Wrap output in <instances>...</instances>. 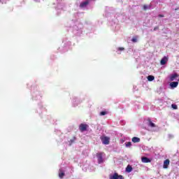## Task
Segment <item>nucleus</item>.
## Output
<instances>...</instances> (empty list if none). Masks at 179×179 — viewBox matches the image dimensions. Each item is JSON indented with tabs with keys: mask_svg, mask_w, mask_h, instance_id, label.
I'll return each instance as SVG.
<instances>
[{
	"mask_svg": "<svg viewBox=\"0 0 179 179\" xmlns=\"http://www.w3.org/2000/svg\"><path fill=\"white\" fill-rule=\"evenodd\" d=\"M103 156H104V153H103V152H99L96 154L98 163L99 164H101V163H103V162H104V159H103Z\"/></svg>",
	"mask_w": 179,
	"mask_h": 179,
	"instance_id": "nucleus-1",
	"label": "nucleus"
},
{
	"mask_svg": "<svg viewBox=\"0 0 179 179\" xmlns=\"http://www.w3.org/2000/svg\"><path fill=\"white\" fill-rule=\"evenodd\" d=\"M102 143L103 145H108L110 143V138L107 136H103L101 138Z\"/></svg>",
	"mask_w": 179,
	"mask_h": 179,
	"instance_id": "nucleus-2",
	"label": "nucleus"
},
{
	"mask_svg": "<svg viewBox=\"0 0 179 179\" xmlns=\"http://www.w3.org/2000/svg\"><path fill=\"white\" fill-rule=\"evenodd\" d=\"M110 179H124L122 176H118V173H115L110 176Z\"/></svg>",
	"mask_w": 179,
	"mask_h": 179,
	"instance_id": "nucleus-3",
	"label": "nucleus"
},
{
	"mask_svg": "<svg viewBox=\"0 0 179 179\" xmlns=\"http://www.w3.org/2000/svg\"><path fill=\"white\" fill-rule=\"evenodd\" d=\"M87 124H81L79 127L80 131H81V132H85V131L87 129Z\"/></svg>",
	"mask_w": 179,
	"mask_h": 179,
	"instance_id": "nucleus-4",
	"label": "nucleus"
},
{
	"mask_svg": "<svg viewBox=\"0 0 179 179\" xmlns=\"http://www.w3.org/2000/svg\"><path fill=\"white\" fill-rule=\"evenodd\" d=\"M89 5V1H85L80 4V8H86Z\"/></svg>",
	"mask_w": 179,
	"mask_h": 179,
	"instance_id": "nucleus-5",
	"label": "nucleus"
},
{
	"mask_svg": "<svg viewBox=\"0 0 179 179\" xmlns=\"http://www.w3.org/2000/svg\"><path fill=\"white\" fill-rule=\"evenodd\" d=\"M170 86H171V89H174V88L177 87V86H178V81L171 83Z\"/></svg>",
	"mask_w": 179,
	"mask_h": 179,
	"instance_id": "nucleus-6",
	"label": "nucleus"
},
{
	"mask_svg": "<svg viewBox=\"0 0 179 179\" xmlns=\"http://www.w3.org/2000/svg\"><path fill=\"white\" fill-rule=\"evenodd\" d=\"M167 61H169V59L164 57L161 59V62H160L161 65H166V64L167 63Z\"/></svg>",
	"mask_w": 179,
	"mask_h": 179,
	"instance_id": "nucleus-7",
	"label": "nucleus"
},
{
	"mask_svg": "<svg viewBox=\"0 0 179 179\" xmlns=\"http://www.w3.org/2000/svg\"><path fill=\"white\" fill-rule=\"evenodd\" d=\"M147 124L148 125V127H150V128H156V124L155 123H153L152 121L148 120Z\"/></svg>",
	"mask_w": 179,
	"mask_h": 179,
	"instance_id": "nucleus-8",
	"label": "nucleus"
},
{
	"mask_svg": "<svg viewBox=\"0 0 179 179\" xmlns=\"http://www.w3.org/2000/svg\"><path fill=\"white\" fill-rule=\"evenodd\" d=\"M141 162L143 163H150V159L146 157H143L141 158Z\"/></svg>",
	"mask_w": 179,
	"mask_h": 179,
	"instance_id": "nucleus-9",
	"label": "nucleus"
},
{
	"mask_svg": "<svg viewBox=\"0 0 179 179\" xmlns=\"http://www.w3.org/2000/svg\"><path fill=\"white\" fill-rule=\"evenodd\" d=\"M169 164H170V160L166 159L164 162V166L163 168L164 169H167L169 167Z\"/></svg>",
	"mask_w": 179,
	"mask_h": 179,
	"instance_id": "nucleus-10",
	"label": "nucleus"
},
{
	"mask_svg": "<svg viewBox=\"0 0 179 179\" xmlns=\"http://www.w3.org/2000/svg\"><path fill=\"white\" fill-rule=\"evenodd\" d=\"M131 141H132V142H134V143H138L141 142V138H139L138 137H134Z\"/></svg>",
	"mask_w": 179,
	"mask_h": 179,
	"instance_id": "nucleus-11",
	"label": "nucleus"
},
{
	"mask_svg": "<svg viewBox=\"0 0 179 179\" xmlns=\"http://www.w3.org/2000/svg\"><path fill=\"white\" fill-rule=\"evenodd\" d=\"M64 176H65V173H64V171H62V169H59V178H64Z\"/></svg>",
	"mask_w": 179,
	"mask_h": 179,
	"instance_id": "nucleus-12",
	"label": "nucleus"
},
{
	"mask_svg": "<svg viewBox=\"0 0 179 179\" xmlns=\"http://www.w3.org/2000/svg\"><path fill=\"white\" fill-rule=\"evenodd\" d=\"M176 78H178V74L175 73V74H173L172 76H171L170 80H171V81L176 80Z\"/></svg>",
	"mask_w": 179,
	"mask_h": 179,
	"instance_id": "nucleus-13",
	"label": "nucleus"
},
{
	"mask_svg": "<svg viewBox=\"0 0 179 179\" xmlns=\"http://www.w3.org/2000/svg\"><path fill=\"white\" fill-rule=\"evenodd\" d=\"M127 173H131L132 171V166L131 165H128L126 168Z\"/></svg>",
	"mask_w": 179,
	"mask_h": 179,
	"instance_id": "nucleus-14",
	"label": "nucleus"
},
{
	"mask_svg": "<svg viewBox=\"0 0 179 179\" xmlns=\"http://www.w3.org/2000/svg\"><path fill=\"white\" fill-rule=\"evenodd\" d=\"M150 8H152V5H149V6H148V5H144L143 6V10H149V9H150Z\"/></svg>",
	"mask_w": 179,
	"mask_h": 179,
	"instance_id": "nucleus-15",
	"label": "nucleus"
},
{
	"mask_svg": "<svg viewBox=\"0 0 179 179\" xmlns=\"http://www.w3.org/2000/svg\"><path fill=\"white\" fill-rule=\"evenodd\" d=\"M148 80H149V82H152V81L155 80V76H148Z\"/></svg>",
	"mask_w": 179,
	"mask_h": 179,
	"instance_id": "nucleus-16",
	"label": "nucleus"
},
{
	"mask_svg": "<svg viewBox=\"0 0 179 179\" xmlns=\"http://www.w3.org/2000/svg\"><path fill=\"white\" fill-rule=\"evenodd\" d=\"M126 148H130L132 145V143L131 142H126L125 143Z\"/></svg>",
	"mask_w": 179,
	"mask_h": 179,
	"instance_id": "nucleus-17",
	"label": "nucleus"
},
{
	"mask_svg": "<svg viewBox=\"0 0 179 179\" xmlns=\"http://www.w3.org/2000/svg\"><path fill=\"white\" fill-rule=\"evenodd\" d=\"M171 107H172V108H173V110H177V108H178V107L176 104H172Z\"/></svg>",
	"mask_w": 179,
	"mask_h": 179,
	"instance_id": "nucleus-18",
	"label": "nucleus"
},
{
	"mask_svg": "<svg viewBox=\"0 0 179 179\" xmlns=\"http://www.w3.org/2000/svg\"><path fill=\"white\" fill-rule=\"evenodd\" d=\"M131 41L133 43H136L138 41V39L136 38V37H134L132 39H131Z\"/></svg>",
	"mask_w": 179,
	"mask_h": 179,
	"instance_id": "nucleus-19",
	"label": "nucleus"
},
{
	"mask_svg": "<svg viewBox=\"0 0 179 179\" xmlns=\"http://www.w3.org/2000/svg\"><path fill=\"white\" fill-rule=\"evenodd\" d=\"M107 114V112L106 111H102L100 113V115H106Z\"/></svg>",
	"mask_w": 179,
	"mask_h": 179,
	"instance_id": "nucleus-20",
	"label": "nucleus"
},
{
	"mask_svg": "<svg viewBox=\"0 0 179 179\" xmlns=\"http://www.w3.org/2000/svg\"><path fill=\"white\" fill-rule=\"evenodd\" d=\"M62 5L61 3H59V4L57 5L58 9H63V8H62Z\"/></svg>",
	"mask_w": 179,
	"mask_h": 179,
	"instance_id": "nucleus-21",
	"label": "nucleus"
},
{
	"mask_svg": "<svg viewBox=\"0 0 179 179\" xmlns=\"http://www.w3.org/2000/svg\"><path fill=\"white\" fill-rule=\"evenodd\" d=\"M124 48H119L118 50L119 51H124Z\"/></svg>",
	"mask_w": 179,
	"mask_h": 179,
	"instance_id": "nucleus-22",
	"label": "nucleus"
},
{
	"mask_svg": "<svg viewBox=\"0 0 179 179\" xmlns=\"http://www.w3.org/2000/svg\"><path fill=\"white\" fill-rule=\"evenodd\" d=\"M157 29H159V27H155L154 28V31H156V30H157Z\"/></svg>",
	"mask_w": 179,
	"mask_h": 179,
	"instance_id": "nucleus-23",
	"label": "nucleus"
},
{
	"mask_svg": "<svg viewBox=\"0 0 179 179\" xmlns=\"http://www.w3.org/2000/svg\"><path fill=\"white\" fill-rule=\"evenodd\" d=\"M158 16H159V17H164V15H163L162 14H159Z\"/></svg>",
	"mask_w": 179,
	"mask_h": 179,
	"instance_id": "nucleus-24",
	"label": "nucleus"
},
{
	"mask_svg": "<svg viewBox=\"0 0 179 179\" xmlns=\"http://www.w3.org/2000/svg\"><path fill=\"white\" fill-rule=\"evenodd\" d=\"M169 138H173V135H171V134H169Z\"/></svg>",
	"mask_w": 179,
	"mask_h": 179,
	"instance_id": "nucleus-25",
	"label": "nucleus"
},
{
	"mask_svg": "<svg viewBox=\"0 0 179 179\" xmlns=\"http://www.w3.org/2000/svg\"><path fill=\"white\" fill-rule=\"evenodd\" d=\"M36 2H40V0H35Z\"/></svg>",
	"mask_w": 179,
	"mask_h": 179,
	"instance_id": "nucleus-26",
	"label": "nucleus"
},
{
	"mask_svg": "<svg viewBox=\"0 0 179 179\" xmlns=\"http://www.w3.org/2000/svg\"><path fill=\"white\" fill-rule=\"evenodd\" d=\"M0 2H2V0H0Z\"/></svg>",
	"mask_w": 179,
	"mask_h": 179,
	"instance_id": "nucleus-27",
	"label": "nucleus"
},
{
	"mask_svg": "<svg viewBox=\"0 0 179 179\" xmlns=\"http://www.w3.org/2000/svg\"><path fill=\"white\" fill-rule=\"evenodd\" d=\"M87 1H89V0H87Z\"/></svg>",
	"mask_w": 179,
	"mask_h": 179,
	"instance_id": "nucleus-28",
	"label": "nucleus"
}]
</instances>
